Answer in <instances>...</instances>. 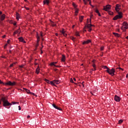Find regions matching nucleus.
I'll list each match as a JSON object with an SVG mask.
<instances>
[{
  "mask_svg": "<svg viewBox=\"0 0 128 128\" xmlns=\"http://www.w3.org/2000/svg\"><path fill=\"white\" fill-rule=\"evenodd\" d=\"M96 14H98V13L100 12H99L98 10H96Z\"/></svg>",
  "mask_w": 128,
  "mask_h": 128,
  "instance_id": "obj_36",
  "label": "nucleus"
},
{
  "mask_svg": "<svg viewBox=\"0 0 128 128\" xmlns=\"http://www.w3.org/2000/svg\"><path fill=\"white\" fill-rule=\"evenodd\" d=\"M124 122V120H120L118 121L119 124H122V122Z\"/></svg>",
  "mask_w": 128,
  "mask_h": 128,
  "instance_id": "obj_27",
  "label": "nucleus"
},
{
  "mask_svg": "<svg viewBox=\"0 0 128 128\" xmlns=\"http://www.w3.org/2000/svg\"><path fill=\"white\" fill-rule=\"evenodd\" d=\"M63 35L64 36H67V34H66V32L63 34Z\"/></svg>",
  "mask_w": 128,
  "mask_h": 128,
  "instance_id": "obj_41",
  "label": "nucleus"
},
{
  "mask_svg": "<svg viewBox=\"0 0 128 128\" xmlns=\"http://www.w3.org/2000/svg\"><path fill=\"white\" fill-rule=\"evenodd\" d=\"M44 4H47V6H48L50 4V0H44Z\"/></svg>",
  "mask_w": 128,
  "mask_h": 128,
  "instance_id": "obj_13",
  "label": "nucleus"
},
{
  "mask_svg": "<svg viewBox=\"0 0 128 128\" xmlns=\"http://www.w3.org/2000/svg\"><path fill=\"white\" fill-rule=\"evenodd\" d=\"M127 40H128V36L126 38Z\"/></svg>",
  "mask_w": 128,
  "mask_h": 128,
  "instance_id": "obj_61",
  "label": "nucleus"
},
{
  "mask_svg": "<svg viewBox=\"0 0 128 128\" xmlns=\"http://www.w3.org/2000/svg\"><path fill=\"white\" fill-rule=\"evenodd\" d=\"M54 72H56V70H58V69H54Z\"/></svg>",
  "mask_w": 128,
  "mask_h": 128,
  "instance_id": "obj_56",
  "label": "nucleus"
},
{
  "mask_svg": "<svg viewBox=\"0 0 128 128\" xmlns=\"http://www.w3.org/2000/svg\"><path fill=\"white\" fill-rule=\"evenodd\" d=\"M14 26H16V23H14Z\"/></svg>",
  "mask_w": 128,
  "mask_h": 128,
  "instance_id": "obj_60",
  "label": "nucleus"
},
{
  "mask_svg": "<svg viewBox=\"0 0 128 128\" xmlns=\"http://www.w3.org/2000/svg\"><path fill=\"white\" fill-rule=\"evenodd\" d=\"M66 32H64V30H63L62 31V34H64Z\"/></svg>",
  "mask_w": 128,
  "mask_h": 128,
  "instance_id": "obj_39",
  "label": "nucleus"
},
{
  "mask_svg": "<svg viewBox=\"0 0 128 128\" xmlns=\"http://www.w3.org/2000/svg\"><path fill=\"white\" fill-rule=\"evenodd\" d=\"M84 4H88V2H89L90 4V0H83Z\"/></svg>",
  "mask_w": 128,
  "mask_h": 128,
  "instance_id": "obj_15",
  "label": "nucleus"
},
{
  "mask_svg": "<svg viewBox=\"0 0 128 128\" xmlns=\"http://www.w3.org/2000/svg\"><path fill=\"white\" fill-rule=\"evenodd\" d=\"M104 47H101L100 48V50H104Z\"/></svg>",
  "mask_w": 128,
  "mask_h": 128,
  "instance_id": "obj_35",
  "label": "nucleus"
},
{
  "mask_svg": "<svg viewBox=\"0 0 128 128\" xmlns=\"http://www.w3.org/2000/svg\"><path fill=\"white\" fill-rule=\"evenodd\" d=\"M30 118V116L29 115L27 116V118Z\"/></svg>",
  "mask_w": 128,
  "mask_h": 128,
  "instance_id": "obj_49",
  "label": "nucleus"
},
{
  "mask_svg": "<svg viewBox=\"0 0 128 128\" xmlns=\"http://www.w3.org/2000/svg\"><path fill=\"white\" fill-rule=\"evenodd\" d=\"M6 46H8V44H5V45L4 46V48H6Z\"/></svg>",
  "mask_w": 128,
  "mask_h": 128,
  "instance_id": "obj_33",
  "label": "nucleus"
},
{
  "mask_svg": "<svg viewBox=\"0 0 128 128\" xmlns=\"http://www.w3.org/2000/svg\"><path fill=\"white\" fill-rule=\"evenodd\" d=\"M114 34L115 36H119L120 34L118 33L114 32Z\"/></svg>",
  "mask_w": 128,
  "mask_h": 128,
  "instance_id": "obj_24",
  "label": "nucleus"
},
{
  "mask_svg": "<svg viewBox=\"0 0 128 128\" xmlns=\"http://www.w3.org/2000/svg\"><path fill=\"white\" fill-rule=\"evenodd\" d=\"M52 106L53 108H56V110H62V109L60 108L59 107H58V106H56V104H52Z\"/></svg>",
  "mask_w": 128,
  "mask_h": 128,
  "instance_id": "obj_9",
  "label": "nucleus"
},
{
  "mask_svg": "<svg viewBox=\"0 0 128 128\" xmlns=\"http://www.w3.org/2000/svg\"><path fill=\"white\" fill-rule=\"evenodd\" d=\"M96 68H94V70H96Z\"/></svg>",
  "mask_w": 128,
  "mask_h": 128,
  "instance_id": "obj_62",
  "label": "nucleus"
},
{
  "mask_svg": "<svg viewBox=\"0 0 128 128\" xmlns=\"http://www.w3.org/2000/svg\"><path fill=\"white\" fill-rule=\"evenodd\" d=\"M52 82H53L54 84H60V80H54Z\"/></svg>",
  "mask_w": 128,
  "mask_h": 128,
  "instance_id": "obj_18",
  "label": "nucleus"
},
{
  "mask_svg": "<svg viewBox=\"0 0 128 128\" xmlns=\"http://www.w3.org/2000/svg\"><path fill=\"white\" fill-rule=\"evenodd\" d=\"M2 14V12H0V14Z\"/></svg>",
  "mask_w": 128,
  "mask_h": 128,
  "instance_id": "obj_58",
  "label": "nucleus"
},
{
  "mask_svg": "<svg viewBox=\"0 0 128 128\" xmlns=\"http://www.w3.org/2000/svg\"><path fill=\"white\" fill-rule=\"evenodd\" d=\"M18 108L19 110H22V108H20V106H18Z\"/></svg>",
  "mask_w": 128,
  "mask_h": 128,
  "instance_id": "obj_42",
  "label": "nucleus"
},
{
  "mask_svg": "<svg viewBox=\"0 0 128 128\" xmlns=\"http://www.w3.org/2000/svg\"><path fill=\"white\" fill-rule=\"evenodd\" d=\"M90 24L92 23V20L90 19V20H89L88 19V20H87V23H88V24H90Z\"/></svg>",
  "mask_w": 128,
  "mask_h": 128,
  "instance_id": "obj_25",
  "label": "nucleus"
},
{
  "mask_svg": "<svg viewBox=\"0 0 128 128\" xmlns=\"http://www.w3.org/2000/svg\"><path fill=\"white\" fill-rule=\"evenodd\" d=\"M20 68H24V65L20 66Z\"/></svg>",
  "mask_w": 128,
  "mask_h": 128,
  "instance_id": "obj_50",
  "label": "nucleus"
},
{
  "mask_svg": "<svg viewBox=\"0 0 128 128\" xmlns=\"http://www.w3.org/2000/svg\"><path fill=\"white\" fill-rule=\"evenodd\" d=\"M106 72H108L109 74H110V76H114L115 70H114V68H112L111 70H110V69H108L106 70Z\"/></svg>",
  "mask_w": 128,
  "mask_h": 128,
  "instance_id": "obj_4",
  "label": "nucleus"
},
{
  "mask_svg": "<svg viewBox=\"0 0 128 128\" xmlns=\"http://www.w3.org/2000/svg\"><path fill=\"white\" fill-rule=\"evenodd\" d=\"M26 10H30V8H28V7H24Z\"/></svg>",
  "mask_w": 128,
  "mask_h": 128,
  "instance_id": "obj_34",
  "label": "nucleus"
},
{
  "mask_svg": "<svg viewBox=\"0 0 128 128\" xmlns=\"http://www.w3.org/2000/svg\"><path fill=\"white\" fill-rule=\"evenodd\" d=\"M44 80H45V82H47V84H52V86H56V84H54V82L50 81V80H47V79H45Z\"/></svg>",
  "mask_w": 128,
  "mask_h": 128,
  "instance_id": "obj_7",
  "label": "nucleus"
},
{
  "mask_svg": "<svg viewBox=\"0 0 128 128\" xmlns=\"http://www.w3.org/2000/svg\"><path fill=\"white\" fill-rule=\"evenodd\" d=\"M58 64V62H54V64Z\"/></svg>",
  "mask_w": 128,
  "mask_h": 128,
  "instance_id": "obj_55",
  "label": "nucleus"
},
{
  "mask_svg": "<svg viewBox=\"0 0 128 128\" xmlns=\"http://www.w3.org/2000/svg\"><path fill=\"white\" fill-rule=\"evenodd\" d=\"M98 16H101V15H100V13H98Z\"/></svg>",
  "mask_w": 128,
  "mask_h": 128,
  "instance_id": "obj_46",
  "label": "nucleus"
},
{
  "mask_svg": "<svg viewBox=\"0 0 128 128\" xmlns=\"http://www.w3.org/2000/svg\"><path fill=\"white\" fill-rule=\"evenodd\" d=\"M4 18H6V15L4 14H3L2 15L1 17H0V20H4Z\"/></svg>",
  "mask_w": 128,
  "mask_h": 128,
  "instance_id": "obj_17",
  "label": "nucleus"
},
{
  "mask_svg": "<svg viewBox=\"0 0 128 128\" xmlns=\"http://www.w3.org/2000/svg\"><path fill=\"white\" fill-rule=\"evenodd\" d=\"M92 15L90 16V18H92Z\"/></svg>",
  "mask_w": 128,
  "mask_h": 128,
  "instance_id": "obj_64",
  "label": "nucleus"
},
{
  "mask_svg": "<svg viewBox=\"0 0 128 128\" xmlns=\"http://www.w3.org/2000/svg\"><path fill=\"white\" fill-rule=\"evenodd\" d=\"M1 100L2 101L4 106H12V104L8 102V101L6 100V97H3L1 98Z\"/></svg>",
  "mask_w": 128,
  "mask_h": 128,
  "instance_id": "obj_3",
  "label": "nucleus"
},
{
  "mask_svg": "<svg viewBox=\"0 0 128 128\" xmlns=\"http://www.w3.org/2000/svg\"><path fill=\"white\" fill-rule=\"evenodd\" d=\"M92 66H93L94 68H96V64H92Z\"/></svg>",
  "mask_w": 128,
  "mask_h": 128,
  "instance_id": "obj_43",
  "label": "nucleus"
},
{
  "mask_svg": "<svg viewBox=\"0 0 128 128\" xmlns=\"http://www.w3.org/2000/svg\"><path fill=\"white\" fill-rule=\"evenodd\" d=\"M88 28V31L90 32H92V28Z\"/></svg>",
  "mask_w": 128,
  "mask_h": 128,
  "instance_id": "obj_32",
  "label": "nucleus"
},
{
  "mask_svg": "<svg viewBox=\"0 0 128 128\" xmlns=\"http://www.w3.org/2000/svg\"><path fill=\"white\" fill-rule=\"evenodd\" d=\"M105 70H108L109 69L108 68V66H103Z\"/></svg>",
  "mask_w": 128,
  "mask_h": 128,
  "instance_id": "obj_26",
  "label": "nucleus"
},
{
  "mask_svg": "<svg viewBox=\"0 0 128 128\" xmlns=\"http://www.w3.org/2000/svg\"><path fill=\"white\" fill-rule=\"evenodd\" d=\"M92 26H94V25L92 24H88L86 26V27L88 28H92Z\"/></svg>",
  "mask_w": 128,
  "mask_h": 128,
  "instance_id": "obj_14",
  "label": "nucleus"
},
{
  "mask_svg": "<svg viewBox=\"0 0 128 128\" xmlns=\"http://www.w3.org/2000/svg\"><path fill=\"white\" fill-rule=\"evenodd\" d=\"M126 78H128V74H126Z\"/></svg>",
  "mask_w": 128,
  "mask_h": 128,
  "instance_id": "obj_59",
  "label": "nucleus"
},
{
  "mask_svg": "<svg viewBox=\"0 0 128 128\" xmlns=\"http://www.w3.org/2000/svg\"><path fill=\"white\" fill-rule=\"evenodd\" d=\"M18 16H20L18 13H16V18L17 20H18Z\"/></svg>",
  "mask_w": 128,
  "mask_h": 128,
  "instance_id": "obj_23",
  "label": "nucleus"
},
{
  "mask_svg": "<svg viewBox=\"0 0 128 128\" xmlns=\"http://www.w3.org/2000/svg\"><path fill=\"white\" fill-rule=\"evenodd\" d=\"M66 61V56L62 55V62H65Z\"/></svg>",
  "mask_w": 128,
  "mask_h": 128,
  "instance_id": "obj_21",
  "label": "nucleus"
},
{
  "mask_svg": "<svg viewBox=\"0 0 128 128\" xmlns=\"http://www.w3.org/2000/svg\"><path fill=\"white\" fill-rule=\"evenodd\" d=\"M70 82L74 83V80H72V78L70 79Z\"/></svg>",
  "mask_w": 128,
  "mask_h": 128,
  "instance_id": "obj_37",
  "label": "nucleus"
},
{
  "mask_svg": "<svg viewBox=\"0 0 128 128\" xmlns=\"http://www.w3.org/2000/svg\"><path fill=\"white\" fill-rule=\"evenodd\" d=\"M24 90H25L26 92L28 94H34L32 93V92H30V90L26 89V88H24Z\"/></svg>",
  "mask_w": 128,
  "mask_h": 128,
  "instance_id": "obj_16",
  "label": "nucleus"
},
{
  "mask_svg": "<svg viewBox=\"0 0 128 128\" xmlns=\"http://www.w3.org/2000/svg\"><path fill=\"white\" fill-rule=\"evenodd\" d=\"M40 36H41V38H42V36H43L42 33H40Z\"/></svg>",
  "mask_w": 128,
  "mask_h": 128,
  "instance_id": "obj_48",
  "label": "nucleus"
},
{
  "mask_svg": "<svg viewBox=\"0 0 128 128\" xmlns=\"http://www.w3.org/2000/svg\"><path fill=\"white\" fill-rule=\"evenodd\" d=\"M20 28H19L18 30H16L14 34H13V36H16V34H20Z\"/></svg>",
  "mask_w": 128,
  "mask_h": 128,
  "instance_id": "obj_10",
  "label": "nucleus"
},
{
  "mask_svg": "<svg viewBox=\"0 0 128 128\" xmlns=\"http://www.w3.org/2000/svg\"><path fill=\"white\" fill-rule=\"evenodd\" d=\"M0 84H4V86H16V82H12L10 81H8L7 82L4 83L2 82L0 80Z\"/></svg>",
  "mask_w": 128,
  "mask_h": 128,
  "instance_id": "obj_2",
  "label": "nucleus"
},
{
  "mask_svg": "<svg viewBox=\"0 0 128 128\" xmlns=\"http://www.w3.org/2000/svg\"><path fill=\"white\" fill-rule=\"evenodd\" d=\"M120 4H116V10L118 12V14L116 15L113 18L114 20H120V18H122V12H119L120 10Z\"/></svg>",
  "mask_w": 128,
  "mask_h": 128,
  "instance_id": "obj_1",
  "label": "nucleus"
},
{
  "mask_svg": "<svg viewBox=\"0 0 128 128\" xmlns=\"http://www.w3.org/2000/svg\"><path fill=\"white\" fill-rule=\"evenodd\" d=\"M123 26H125V27H124V26H122L121 28V30H124V32H126V29L128 28V22H123Z\"/></svg>",
  "mask_w": 128,
  "mask_h": 128,
  "instance_id": "obj_5",
  "label": "nucleus"
},
{
  "mask_svg": "<svg viewBox=\"0 0 128 128\" xmlns=\"http://www.w3.org/2000/svg\"><path fill=\"white\" fill-rule=\"evenodd\" d=\"M55 66H56V68H60V66H56V65H55Z\"/></svg>",
  "mask_w": 128,
  "mask_h": 128,
  "instance_id": "obj_45",
  "label": "nucleus"
},
{
  "mask_svg": "<svg viewBox=\"0 0 128 128\" xmlns=\"http://www.w3.org/2000/svg\"><path fill=\"white\" fill-rule=\"evenodd\" d=\"M40 36H37V42H40Z\"/></svg>",
  "mask_w": 128,
  "mask_h": 128,
  "instance_id": "obj_28",
  "label": "nucleus"
},
{
  "mask_svg": "<svg viewBox=\"0 0 128 128\" xmlns=\"http://www.w3.org/2000/svg\"><path fill=\"white\" fill-rule=\"evenodd\" d=\"M39 73H40V67L38 66V68H36V74H38Z\"/></svg>",
  "mask_w": 128,
  "mask_h": 128,
  "instance_id": "obj_20",
  "label": "nucleus"
},
{
  "mask_svg": "<svg viewBox=\"0 0 128 128\" xmlns=\"http://www.w3.org/2000/svg\"><path fill=\"white\" fill-rule=\"evenodd\" d=\"M3 38H6V35H4L3 36H2Z\"/></svg>",
  "mask_w": 128,
  "mask_h": 128,
  "instance_id": "obj_53",
  "label": "nucleus"
},
{
  "mask_svg": "<svg viewBox=\"0 0 128 128\" xmlns=\"http://www.w3.org/2000/svg\"><path fill=\"white\" fill-rule=\"evenodd\" d=\"M79 20L80 22H82V20H84V16H81L80 17Z\"/></svg>",
  "mask_w": 128,
  "mask_h": 128,
  "instance_id": "obj_22",
  "label": "nucleus"
},
{
  "mask_svg": "<svg viewBox=\"0 0 128 128\" xmlns=\"http://www.w3.org/2000/svg\"><path fill=\"white\" fill-rule=\"evenodd\" d=\"M73 6H74V8H76V4H73Z\"/></svg>",
  "mask_w": 128,
  "mask_h": 128,
  "instance_id": "obj_38",
  "label": "nucleus"
},
{
  "mask_svg": "<svg viewBox=\"0 0 128 128\" xmlns=\"http://www.w3.org/2000/svg\"><path fill=\"white\" fill-rule=\"evenodd\" d=\"M18 40H19L20 42H24V44H26V41L24 40V38H22V37L19 38Z\"/></svg>",
  "mask_w": 128,
  "mask_h": 128,
  "instance_id": "obj_11",
  "label": "nucleus"
},
{
  "mask_svg": "<svg viewBox=\"0 0 128 128\" xmlns=\"http://www.w3.org/2000/svg\"><path fill=\"white\" fill-rule=\"evenodd\" d=\"M72 40H76V38L74 37H72Z\"/></svg>",
  "mask_w": 128,
  "mask_h": 128,
  "instance_id": "obj_40",
  "label": "nucleus"
},
{
  "mask_svg": "<svg viewBox=\"0 0 128 128\" xmlns=\"http://www.w3.org/2000/svg\"><path fill=\"white\" fill-rule=\"evenodd\" d=\"M91 40H87L86 41H84L83 42V44H90V42H91Z\"/></svg>",
  "mask_w": 128,
  "mask_h": 128,
  "instance_id": "obj_12",
  "label": "nucleus"
},
{
  "mask_svg": "<svg viewBox=\"0 0 128 128\" xmlns=\"http://www.w3.org/2000/svg\"><path fill=\"white\" fill-rule=\"evenodd\" d=\"M10 67L14 66V64H11L10 65Z\"/></svg>",
  "mask_w": 128,
  "mask_h": 128,
  "instance_id": "obj_51",
  "label": "nucleus"
},
{
  "mask_svg": "<svg viewBox=\"0 0 128 128\" xmlns=\"http://www.w3.org/2000/svg\"><path fill=\"white\" fill-rule=\"evenodd\" d=\"M111 8H112V6L110 4H108V5H106V6H104V10L108 12V10H110Z\"/></svg>",
  "mask_w": 128,
  "mask_h": 128,
  "instance_id": "obj_6",
  "label": "nucleus"
},
{
  "mask_svg": "<svg viewBox=\"0 0 128 128\" xmlns=\"http://www.w3.org/2000/svg\"><path fill=\"white\" fill-rule=\"evenodd\" d=\"M50 66H55V64H54V62H52L50 64Z\"/></svg>",
  "mask_w": 128,
  "mask_h": 128,
  "instance_id": "obj_31",
  "label": "nucleus"
},
{
  "mask_svg": "<svg viewBox=\"0 0 128 128\" xmlns=\"http://www.w3.org/2000/svg\"><path fill=\"white\" fill-rule=\"evenodd\" d=\"M92 62H93V64H94V62H96V60H93L92 61Z\"/></svg>",
  "mask_w": 128,
  "mask_h": 128,
  "instance_id": "obj_47",
  "label": "nucleus"
},
{
  "mask_svg": "<svg viewBox=\"0 0 128 128\" xmlns=\"http://www.w3.org/2000/svg\"><path fill=\"white\" fill-rule=\"evenodd\" d=\"M76 36H80V34H78V32H76Z\"/></svg>",
  "mask_w": 128,
  "mask_h": 128,
  "instance_id": "obj_29",
  "label": "nucleus"
},
{
  "mask_svg": "<svg viewBox=\"0 0 128 128\" xmlns=\"http://www.w3.org/2000/svg\"><path fill=\"white\" fill-rule=\"evenodd\" d=\"M78 9L75 8V16H78Z\"/></svg>",
  "mask_w": 128,
  "mask_h": 128,
  "instance_id": "obj_19",
  "label": "nucleus"
},
{
  "mask_svg": "<svg viewBox=\"0 0 128 128\" xmlns=\"http://www.w3.org/2000/svg\"><path fill=\"white\" fill-rule=\"evenodd\" d=\"M73 80H74V82L76 81V78H74Z\"/></svg>",
  "mask_w": 128,
  "mask_h": 128,
  "instance_id": "obj_52",
  "label": "nucleus"
},
{
  "mask_svg": "<svg viewBox=\"0 0 128 128\" xmlns=\"http://www.w3.org/2000/svg\"><path fill=\"white\" fill-rule=\"evenodd\" d=\"M12 104H18V102H12Z\"/></svg>",
  "mask_w": 128,
  "mask_h": 128,
  "instance_id": "obj_30",
  "label": "nucleus"
},
{
  "mask_svg": "<svg viewBox=\"0 0 128 128\" xmlns=\"http://www.w3.org/2000/svg\"><path fill=\"white\" fill-rule=\"evenodd\" d=\"M56 36H58V34H57V33H56Z\"/></svg>",
  "mask_w": 128,
  "mask_h": 128,
  "instance_id": "obj_57",
  "label": "nucleus"
},
{
  "mask_svg": "<svg viewBox=\"0 0 128 128\" xmlns=\"http://www.w3.org/2000/svg\"><path fill=\"white\" fill-rule=\"evenodd\" d=\"M110 14H111V15L114 14V12H112Z\"/></svg>",
  "mask_w": 128,
  "mask_h": 128,
  "instance_id": "obj_54",
  "label": "nucleus"
},
{
  "mask_svg": "<svg viewBox=\"0 0 128 128\" xmlns=\"http://www.w3.org/2000/svg\"><path fill=\"white\" fill-rule=\"evenodd\" d=\"M84 32H86V30H84Z\"/></svg>",
  "mask_w": 128,
  "mask_h": 128,
  "instance_id": "obj_63",
  "label": "nucleus"
},
{
  "mask_svg": "<svg viewBox=\"0 0 128 128\" xmlns=\"http://www.w3.org/2000/svg\"><path fill=\"white\" fill-rule=\"evenodd\" d=\"M10 40H8L7 41L8 44H10Z\"/></svg>",
  "mask_w": 128,
  "mask_h": 128,
  "instance_id": "obj_44",
  "label": "nucleus"
},
{
  "mask_svg": "<svg viewBox=\"0 0 128 128\" xmlns=\"http://www.w3.org/2000/svg\"><path fill=\"white\" fill-rule=\"evenodd\" d=\"M114 100H116V102H120V98L118 96V95H116L114 96Z\"/></svg>",
  "mask_w": 128,
  "mask_h": 128,
  "instance_id": "obj_8",
  "label": "nucleus"
}]
</instances>
